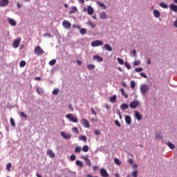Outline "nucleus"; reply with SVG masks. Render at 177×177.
<instances>
[{
	"label": "nucleus",
	"mask_w": 177,
	"mask_h": 177,
	"mask_svg": "<svg viewBox=\"0 0 177 177\" xmlns=\"http://www.w3.org/2000/svg\"><path fill=\"white\" fill-rule=\"evenodd\" d=\"M142 71H143L142 68H136V72H137V73H140V72H142Z\"/></svg>",
	"instance_id": "obj_52"
},
{
	"label": "nucleus",
	"mask_w": 177,
	"mask_h": 177,
	"mask_svg": "<svg viewBox=\"0 0 177 177\" xmlns=\"http://www.w3.org/2000/svg\"><path fill=\"white\" fill-rule=\"evenodd\" d=\"M122 86L124 87V88H127V84L125 82H122Z\"/></svg>",
	"instance_id": "obj_57"
},
{
	"label": "nucleus",
	"mask_w": 177,
	"mask_h": 177,
	"mask_svg": "<svg viewBox=\"0 0 177 177\" xmlns=\"http://www.w3.org/2000/svg\"><path fill=\"white\" fill-rule=\"evenodd\" d=\"M62 25L66 29H70V28L71 27V24L66 20H64L63 21Z\"/></svg>",
	"instance_id": "obj_8"
},
{
	"label": "nucleus",
	"mask_w": 177,
	"mask_h": 177,
	"mask_svg": "<svg viewBox=\"0 0 177 177\" xmlns=\"http://www.w3.org/2000/svg\"><path fill=\"white\" fill-rule=\"evenodd\" d=\"M125 66L129 70H130L131 68V65L129 63H127V62H125Z\"/></svg>",
	"instance_id": "obj_51"
},
{
	"label": "nucleus",
	"mask_w": 177,
	"mask_h": 177,
	"mask_svg": "<svg viewBox=\"0 0 177 177\" xmlns=\"http://www.w3.org/2000/svg\"><path fill=\"white\" fill-rule=\"evenodd\" d=\"M10 124L11 125L15 127V121L14 120V119L12 118H10Z\"/></svg>",
	"instance_id": "obj_42"
},
{
	"label": "nucleus",
	"mask_w": 177,
	"mask_h": 177,
	"mask_svg": "<svg viewBox=\"0 0 177 177\" xmlns=\"http://www.w3.org/2000/svg\"><path fill=\"white\" fill-rule=\"evenodd\" d=\"M53 95H58V93H59V89H58V88H55V89L53 91Z\"/></svg>",
	"instance_id": "obj_49"
},
{
	"label": "nucleus",
	"mask_w": 177,
	"mask_h": 177,
	"mask_svg": "<svg viewBox=\"0 0 177 177\" xmlns=\"http://www.w3.org/2000/svg\"><path fill=\"white\" fill-rule=\"evenodd\" d=\"M140 64V60H136L134 61V66H138Z\"/></svg>",
	"instance_id": "obj_48"
},
{
	"label": "nucleus",
	"mask_w": 177,
	"mask_h": 177,
	"mask_svg": "<svg viewBox=\"0 0 177 177\" xmlns=\"http://www.w3.org/2000/svg\"><path fill=\"white\" fill-rule=\"evenodd\" d=\"M103 45H104V42L101 40H95L93 41L91 44L92 47L102 46Z\"/></svg>",
	"instance_id": "obj_4"
},
{
	"label": "nucleus",
	"mask_w": 177,
	"mask_h": 177,
	"mask_svg": "<svg viewBox=\"0 0 177 177\" xmlns=\"http://www.w3.org/2000/svg\"><path fill=\"white\" fill-rule=\"evenodd\" d=\"M9 4L8 0H0V7L4 8L8 6Z\"/></svg>",
	"instance_id": "obj_9"
},
{
	"label": "nucleus",
	"mask_w": 177,
	"mask_h": 177,
	"mask_svg": "<svg viewBox=\"0 0 177 177\" xmlns=\"http://www.w3.org/2000/svg\"><path fill=\"white\" fill-rule=\"evenodd\" d=\"M80 32L82 35H84L86 33V28H82L80 30Z\"/></svg>",
	"instance_id": "obj_36"
},
{
	"label": "nucleus",
	"mask_w": 177,
	"mask_h": 177,
	"mask_svg": "<svg viewBox=\"0 0 177 177\" xmlns=\"http://www.w3.org/2000/svg\"><path fill=\"white\" fill-rule=\"evenodd\" d=\"M170 10L174 12H177V6L174 4H170Z\"/></svg>",
	"instance_id": "obj_18"
},
{
	"label": "nucleus",
	"mask_w": 177,
	"mask_h": 177,
	"mask_svg": "<svg viewBox=\"0 0 177 177\" xmlns=\"http://www.w3.org/2000/svg\"><path fill=\"white\" fill-rule=\"evenodd\" d=\"M131 87L132 89L135 88V87H136V82H135V81L133 80V81L131 82Z\"/></svg>",
	"instance_id": "obj_41"
},
{
	"label": "nucleus",
	"mask_w": 177,
	"mask_h": 177,
	"mask_svg": "<svg viewBox=\"0 0 177 177\" xmlns=\"http://www.w3.org/2000/svg\"><path fill=\"white\" fill-rule=\"evenodd\" d=\"M174 27L177 28V20L174 21Z\"/></svg>",
	"instance_id": "obj_64"
},
{
	"label": "nucleus",
	"mask_w": 177,
	"mask_h": 177,
	"mask_svg": "<svg viewBox=\"0 0 177 177\" xmlns=\"http://www.w3.org/2000/svg\"><path fill=\"white\" fill-rule=\"evenodd\" d=\"M147 91H148V87L147 85H145V84L141 85V93L142 94H145Z\"/></svg>",
	"instance_id": "obj_12"
},
{
	"label": "nucleus",
	"mask_w": 177,
	"mask_h": 177,
	"mask_svg": "<svg viewBox=\"0 0 177 177\" xmlns=\"http://www.w3.org/2000/svg\"><path fill=\"white\" fill-rule=\"evenodd\" d=\"M80 140H82V141H83V142H86V141H87V137H86V136H81L80 137Z\"/></svg>",
	"instance_id": "obj_30"
},
{
	"label": "nucleus",
	"mask_w": 177,
	"mask_h": 177,
	"mask_svg": "<svg viewBox=\"0 0 177 177\" xmlns=\"http://www.w3.org/2000/svg\"><path fill=\"white\" fill-rule=\"evenodd\" d=\"M138 170H135V171L132 173V176H133V177H138Z\"/></svg>",
	"instance_id": "obj_44"
},
{
	"label": "nucleus",
	"mask_w": 177,
	"mask_h": 177,
	"mask_svg": "<svg viewBox=\"0 0 177 177\" xmlns=\"http://www.w3.org/2000/svg\"><path fill=\"white\" fill-rule=\"evenodd\" d=\"M115 124H116L118 127H120V122L118 120H115Z\"/></svg>",
	"instance_id": "obj_58"
},
{
	"label": "nucleus",
	"mask_w": 177,
	"mask_h": 177,
	"mask_svg": "<svg viewBox=\"0 0 177 177\" xmlns=\"http://www.w3.org/2000/svg\"><path fill=\"white\" fill-rule=\"evenodd\" d=\"M160 16V13L158 10H153V17H155V18H159Z\"/></svg>",
	"instance_id": "obj_21"
},
{
	"label": "nucleus",
	"mask_w": 177,
	"mask_h": 177,
	"mask_svg": "<svg viewBox=\"0 0 177 177\" xmlns=\"http://www.w3.org/2000/svg\"><path fill=\"white\" fill-rule=\"evenodd\" d=\"M81 124L84 128H89L90 127V123L89 121L86 119H82L81 120Z\"/></svg>",
	"instance_id": "obj_5"
},
{
	"label": "nucleus",
	"mask_w": 177,
	"mask_h": 177,
	"mask_svg": "<svg viewBox=\"0 0 177 177\" xmlns=\"http://www.w3.org/2000/svg\"><path fill=\"white\" fill-rule=\"evenodd\" d=\"M93 60L97 61V62H100V63L103 62V58L99 55L93 56Z\"/></svg>",
	"instance_id": "obj_13"
},
{
	"label": "nucleus",
	"mask_w": 177,
	"mask_h": 177,
	"mask_svg": "<svg viewBox=\"0 0 177 177\" xmlns=\"http://www.w3.org/2000/svg\"><path fill=\"white\" fill-rule=\"evenodd\" d=\"M11 167H12L11 163L10 162L8 163L7 167H6V169L8 171H10Z\"/></svg>",
	"instance_id": "obj_43"
},
{
	"label": "nucleus",
	"mask_w": 177,
	"mask_h": 177,
	"mask_svg": "<svg viewBox=\"0 0 177 177\" xmlns=\"http://www.w3.org/2000/svg\"><path fill=\"white\" fill-rule=\"evenodd\" d=\"M37 91L39 95H41L43 93V91L40 89L39 87H37Z\"/></svg>",
	"instance_id": "obj_50"
},
{
	"label": "nucleus",
	"mask_w": 177,
	"mask_h": 177,
	"mask_svg": "<svg viewBox=\"0 0 177 177\" xmlns=\"http://www.w3.org/2000/svg\"><path fill=\"white\" fill-rule=\"evenodd\" d=\"M128 109H129V105L127 103H124V104H121V106H120V109L122 111H124V110H127Z\"/></svg>",
	"instance_id": "obj_16"
},
{
	"label": "nucleus",
	"mask_w": 177,
	"mask_h": 177,
	"mask_svg": "<svg viewBox=\"0 0 177 177\" xmlns=\"http://www.w3.org/2000/svg\"><path fill=\"white\" fill-rule=\"evenodd\" d=\"M73 133H75L76 134L79 133V130L76 127L73 128Z\"/></svg>",
	"instance_id": "obj_46"
},
{
	"label": "nucleus",
	"mask_w": 177,
	"mask_h": 177,
	"mask_svg": "<svg viewBox=\"0 0 177 177\" xmlns=\"http://www.w3.org/2000/svg\"><path fill=\"white\" fill-rule=\"evenodd\" d=\"M159 6H160V8H164V9L168 8V5L165 3H160V4H159Z\"/></svg>",
	"instance_id": "obj_28"
},
{
	"label": "nucleus",
	"mask_w": 177,
	"mask_h": 177,
	"mask_svg": "<svg viewBox=\"0 0 177 177\" xmlns=\"http://www.w3.org/2000/svg\"><path fill=\"white\" fill-rule=\"evenodd\" d=\"M118 115L120 116V119L122 118V113H121V111L120 110L118 111Z\"/></svg>",
	"instance_id": "obj_59"
},
{
	"label": "nucleus",
	"mask_w": 177,
	"mask_h": 177,
	"mask_svg": "<svg viewBox=\"0 0 177 177\" xmlns=\"http://www.w3.org/2000/svg\"><path fill=\"white\" fill-rule=\"evenodd\" d=\"M20 117L21 118H25V119H27V115L24 113V112H21L20 113Z\"/></svg>",
	"instance_id": "obj_40"
},
{
	"label": "nucleus",
	"mask_w": 177,
	"mask_h": 177,
	"mask_svg": "<svg viewBox=\"0 0 177 177\" xmlns=\"http://www.w3.org/2000/svg\"><path fill=\"white\" fill-rule=\"evenodd\" d=\"M56 64V59H52L50 62H49V64L50 66H54L55 64Z\"/></svg>",
	"instance_id": "obj_45"
},
{
	"label": "nucleus",
	"mask_w": 177,
	"mask_h": 177,
	"mask_svg": "<svg viewBox=\"0 0 177 177\" xmlns=\"http://www.w3.org/2000/svg\"><path fill=\"white\" fill-rule=\"evenodd\" d=\"M91 111H92L93 114L96 115H97V113L95 112V109L93 108H91Z\"/></svg>",
	"instance_id": "obj_60"
},
{
	"label": "nucleus",
	"mask_w": 177,
	"mask_h": 177,
	"mask_svg": "<svg viewBox=\"0 0 177 177\" xmlns=\"http://www.w3.org/2000/svg\"><path fill=\"white\" fill-rule=\"evenodd\" d=\"M100 174L102 177H109V175L105 169H101Z\"/></svg>",
	"instance_id": "obj_11"
},
{
	"label": "nucleus",
	"mask_w": 177,
	"mask_h": 177,
	"mask_svg": "<svg viewBox=\"0 0 177 177\" xmlns=\"http://www.w3.org/2000/svg\"><path fill=\"white\" fill-rule=\"evenodd\" d=\"M104 48L106 50L109 51V52H111L113 50L112 47L109 45V44H105L104 46Z\"/></svg>",
	"instance_id": "obj_17"
},
{
	"label": "nucleus",
	"mask_w": 177,
	"mask_h": 177,
	"mask_svg": "<svg viewBox=\"0 0 177 177\" xmlns=\"http://www.w3.org/2000/svg\"><path fill=\"white\" fill-rule=\"evenodd\" d=\"M95 135L99 136L100 134V130H95Z\"/></svg>",
	"instance_id": "obj_62"
},
{
	"label": "nucleus",
	"mask_w": 177,
	"mask_h": 177,
	"mask_svg": "<svg viewBox=\"0 0 177 177\" xmlns=\"http://www.w3.org/2000/svg\"><path fill=\"white\" fill-rule=\"evenodd\" d=\"M21 43V38L16 39L12 44V46L14 48H17L19 46V44Z\"/></svg>",
	"instance_id": "obj_7"
},
{
	"label": "nucleus",
	"mask_w": 177,
	"mask_h": 177,
	"mask_svg": "<svg viewBox=\"0 0 177 177\" xmlns=\"http://www.w3.org/2000/svg\"><path fill=\"white\" fill-rule=\"evenodd\" d=\"M97 3L104 10H106V6L102 3H100L99 1L97 2Z\"/></svg>",
	"instance_id": "obj_31"
},
{
	"label": "nucleus",
	"mask_w": 177,
	"mask_h": 177,
	"mask_svg": "<svg viewBox=\"0 0 177 177\" xmlns=\"http://www.w3.org/2000/svg\"><path fill=\"white\" fill-rule=\"evenodd\" d=\"M114 162L118 166L121 165V162L117 158L114 159Z\"/></svg>",
	"instance_id": "obj_34"
},
{
	"label": "nucleus",
	"mask_w": 177,
	"mask_h": 177,
	"mask_svg": "<svg viewBox=\"0 0 177 177\" xmlns=\"http://www.w3.org/2000/svg\"><path fill=\"white\" fill-rule=\"evenodd\" d=\"M135 113H136V117L137 120H138V121L141 120H142V115H141V114L139 113V111H136Z\"/></svg>",
	"instance_id": "obj_20"
},
{
	"label": "nucleus",
	"mask_w": 177,
	"mask_h": 177,
	"mask_svg": "<svg viewBox=\"0 0 177 177\" xmlns=\"http://www.w3.org/2000/svg\"><path fill=\"white\" fill-rule=\"evenodd\" d=\"M61 135H62V136L64 138H65V139H66V140H69V139L71 138V134H70V133H66L64 132V131H62V132H61Z\"/></svg>",
	"instance_id": "obj_10"
},
{
	"label": "nucleus",
	"mask_w": 177,
	"mask_h": 177,
	"mask_svg": "<svg viewBox=\"0 0 177 177\" xmlns=\"http://www.w3.org/2000/svg\"><path fill=\"white\" fill-rule=\"evenodd\" d=\"M167 146H169V147L171 149H175V145L171 142H167Z\"/></svg>",
	"instance_id": "obj_33"
},
{
	"label": "nucleus",
	"mask_w": 177,
	"mask_h": 177,
	"mask_svg": "<svg viewBox=\"0 0 177 177\" xmlns=\"http://www.w3.org/2000/svg\"><path fill=\"white\" fill-rule=\"evenodd\" d=\"M82 151V147L80 146H77L75 149V153H78Z\"/></svg>",
	"instance_id": "obj_29"
},
{
	"label": "nucleus",
	"mask_w": 177,
	"mask_h": 177,
	"mask_svg": "<svg viewBox=\"0 0 177 177\" xmlns=\"http://www.w3.org/2000/svg\"><path fill=\"white\" fill-rule=\"evenodd\" d=\"M87 12L89 15H93L94 13V10L91 6L88 7Z\"/></svg>",
	"instance_id": "obj_19"
},
{
	"label": "nucleus",
	"mask_w": 177,
	"mask_h": 177,
	"mask_svg": "<svg viewBox=\"0 0 177 177\" xmlns=\"http://www.w3.org/2000/svg\"><path fill=\"white\" fill-rule=\"evenodd\" d=\"M116 101H117V96L116 95H113V96L110 97V102L111 103H115Z\"/></svg>",
	"instance_id": "obj_25"
},
{
	"label": "nucleus",
	"mask_w": 177,
	"mask_h": 177,
	"mask_svg": "<svg viewBox=\"0 0 177 177\" xmlns=\"http://www.w3.org/2000/svg\"><path fill=\"white\" fill-rule=\"evenodd\" d=\"M75 164L80 167H84V164L81 160H76Z\"/></svg>",
	"instance_id": "obj_26"
},
{
	"label": "nucleus",
	"mask_w": 177,
	"mask_h": 177,
	"mask_svg": "<svg viewBox=\"0 0 177 177\" xmlns=\"http://www.w3.org/2000/svg\"><path fill=\"white\" fill-rule=\"evenodd\" d=\"M76 160V156L75 154H72L71 156V161H75Z\"/></svg>",
	"instance_id": "obj_47"
},
{
	"label": "nucleus",
	"mask_w": 177,
	"mask_h": 177,
	"mask_svg": "<svg viewBox=\"0 0 177 177\" xmlns=\"http://www.w3.org/2000/svg\"><path fill=\"white\" fill-rule=\"evenodd\" d=\"M47 155H48L51 158H54L55 157V154L52 149H48Z\"/></svg>",
	"instance_id": "obj_14"
},
{
	"label": "nucleus",
	"mask_w": 177,
	"mask_h": 177,
	"mask_svg": "<svg viewBox=\"0 0 177 177\" xmlns=\"http://www.w3.org/2000/svg\"><path fill=\"white\" fill-rule=\"evenodd\" d=\"M95 68V65H93V64H88V69L89 71L94 70Z\"/></svg>",
	"instance_id": "obj_32"
},
{
	"label": "nucleus",
	"mask_w": 177,
	"mask_h": 177,
	"mask_svg": "<svg viewBox=\"0 0 177 177\" xmlns=\"http://www.w3.org/2000/svg\"><path fill=\"white\" fill-rule=\"evenodd\" d=\"M82 149L84 152L87 153L89 150V147L88 145H84Z\"/></svg>",
	"instance_id": "obj_27"
},
{
	"label": "nucleus",
	"mask_w": 177,
	"mask_h": 177,
	"mask_svg": "<svg viewBox=\"0 0 177 177\" xmlns=\"http://www.w3.org/2000/svg\"><path fill=\"white\" fill-rule=\"evenodd\" d=\"M44 37H46L50 38V37H51V35H50V33L46 32V33L44 35Z\"/></svg>",
	"instance_id": "obj_54"
},
{
	"label": "nucleus",
	"mask_w": 177,
	"mask_h": 177,
	"mask_svg": "<svg viewBox=\"0 0 177 177\" xmlns=\"http://www.w3.org/2000/svg\"><path fill=\"white\" fill-rule=\"evenodd\" d=\"M122 95L124 96V98H128V95L125 93V90L124 88L120 89Z\"/></svg>",
	"instance_id": "obj_24"
},
{
	"label": "nucleus",
	"mask_w": 177,
	"mask_h": 177,
	"mask_svg": "<svg viewBox=\"0 0 177 177\" xmlns=\"http://www.w3.org/2000/svg\"><path fill=\"white\" fill-rule=\"evenodd\" d=\"M129 163L130 165H133V164L134 163L133 159V158H129Z\"/></svg>",
	"instance_id": "obj_55"
},
{
	"label": "nucleus",
	"mask_w": 177,
	"mask_h": 177,
	"mask_svg": "<svg viewBox=\"0 0 177 177\" xmlns=\"http://www.w3.org/2000/svg\"><path fill=\"white\" fill-rule=\"evenodd\" d=\"M8 21L9 22V24L12 26H15L17 25V22L15 21V19H11V18H8Z\"/></svg>",
	"instance_id": "obj_15"
},
{
	"label": "nucleus",
	"mask_w": 177,
	"mask_h": 177,
	"mask_svg": "<svg viewBox=\"0 0 177 177\" xmlns=\"http://www.w3.org/2000/svg\"><path fill=\"white\" fill-rule=\"evenodd\" d=\"M140 75H141V77H144L145 79L147 78V75L145 73H140Z\"/></svg>",
	"instance_id": "obj_53"
},
{
	"label": "nucleus",
	"mask_w": 177,
	"mask_h": 177,
	"mask_svg": "<svg viewBox=\"0 0 177 177\" xmlns=\"http://www.w3.org/2000/svg\"><path fill=\"white\" fill-rule=\"evenodd\" d=\"M132 54H133V57H136V55H137L136 50H133V52H132Z\"/></svg>",
	"instance_id": "obj_56"
},
{
	"label": "nucleus",
	"mask_w": 177,
	"mask_h": 177,
	"mask_svg": "<svg viewBox=\"0 0 177 177\" xmlns=\"http://www.w3.org/2000/svg\"><path fill=\"white\" fill-rule=\"evenodd\" d=\"M88 24L90 26V27H91L92 29L95 28V24H94L92 21H88Z\"/></svg>",
	"instance_id": "obj_38"
},
{
	"label": "nucleus",
	"mask_w": 177,
	"mask_h": 177,
	"mask_svg": "<svg viewBox=\"0 0 177 177\" xmlns=\"http://www.w3.org/2000/svg\"><path fill=\"white\" fill-rule=\"evenodd\" d=\"M162 138V136L161 135L160 133H156V139L157 140H160Z\"/></svg>",
	"instance_id": "obj_37"
},
{
	"label": "nucleus",
	"mask_w": 177,
	"mask_h": 177,
	"mask_svg": "<svg viewBox=\"0 0 177 177\" xmlns=\"http://www.w3.org/2000/svg\"><path fill=\"white\" fill-rule=\"evenodd\" d=\"M118 61L120 65L124 64V61L122 59L118 57Z\"/></svg>",
	"instance_id": "obj_39"
},
{
	"label": "nucleus",
	"mask_w": 177,
	"mask_h": 177,
	"mask_svg": "<svg viewBox=\"0 0 177 177\" xmlns=\"http://www.w3.org/2000/svg\"><path fill=\"white\" fill-rule=\"evenodd\" d=\"M26 65V61H24V60L21 61V62H20V64H19V66H20L21 68L25 67Z\"/></svg>",
	"instance_id": "obj_35"
},
{
	"label": "nucleus",
	"mask_w": 177,
	"mask_h": 177,
	"mask_svg": "<svg viewBox=\"0 0 177 177\" xmlns=\"http://www.w3.org/2000/svg\"><path fill=\"white\" fill-rule=\"evenodd\" d=\"M82 158L86 161V165L88 167L92 166L91 160L88 158V156H82Z\"/></svg>",
	"instance_id": "obj_6"
},
{
	"label": "nucleus",
	"mask_w": 177,
	"mask_h": 177,
	"mask_svg": "<svg viewBox=\"0 0 177 177\" xmlns=\"http://www.w3.org/2000/svg\"><path fill=\"white\" fill-rule=\"evenodd\" d=\"M86 177H99L98 176H92L91 174H87L86 175Z\"/></svg>",
	"instance_id": "obj_63"
},
{
	"label": "nucleus",
	"mask_w": 177,
	"mask_h": 177,
	"mask_svg": "<svg viewBox=\"0 0 177 177\" xmlns=\"http://www.w3.org/2000/svg\"><path fill=\"white\" fill-rule=\"evenodd\" d=\"M140 106V103L138 100H133L130 104V107L132 109H136L137 107Z\"/></svg>",
	"instance_id": "obj_2"
},
{
	"label": "nucleus",
	"mask_w": 177,
	"mask_h": 177,
	"mask_svg": "<svg viewBox=\"0 0 177 177\" xmlns=\"http://www.w3.org/2000/svg\"><path fill=\"white\" fill-rule=\"evenodd\" d=\"M34 53L37 56H41L44 54V51L40 46H37L34 50Z\"/></svg>",
	"instance_id": "obj_1"
},
{
	"label": "nucleus",
	"mask_w": 177,
	"mask_h": 177,
	"mask_svg": "<svg viewBox=\"0 0 177 177\" xmlns=\"http://www.w3.org/2000/svg\"><path fill=\"white\" fill-rule=\"evenodd\" d=\"M68 108H69V109H70L71 111H73V106H72L71 104H69Z\"/></svg>",
	"instance_id": "obj_61"
},
{
	"label": "nucleus",
	"mask_w": 177,
	"mask_h": 177,
	"mask_svg": "<svg viewBox=\"0 0 177 177\" xmlns=\"http://www.w3.org/2000/svg\"><path fill=\"white\" fill-rule=\"evenodd\" d=\"M107 17H108V16H107V15H106V13L105 12H102L101 14H100V18H101V19H107Z\"/></svg>",
	"instance_id": "obj_23"
},
{
	"label": "nucleus",
	"mask_w": 177,
	"mask_h": 177,
	"mask_svg": "<svg viewBox=\"0 0 177 177\" xmlns=\"http://www.w3.org/2000/svg\"><path fill=\"white\" fill-rule=\"evenodd\" d=\"M66 118L71 120L72 122L77 123L78 122V119L74 117L71 113H68L66 115Z\"/></svg>",
	"instance_id": "obj_3"
},
{
	"label": "nucleus",
	"mask_w": 177,
	"mask_h": 177,
	"mask_svg": "<svg viewBox=\"0 0 177 177\" xmlns=\"http://www.w3.org/2000/svg\"><path fill=\"white\" fill-rule=\"evenodd\" d=\"M125 120L127 122V124L130 125L131 124V118L129 115H127L125 118Z\"/></svg>",
	"instance_id": "obj_22"
}]
</instances>
